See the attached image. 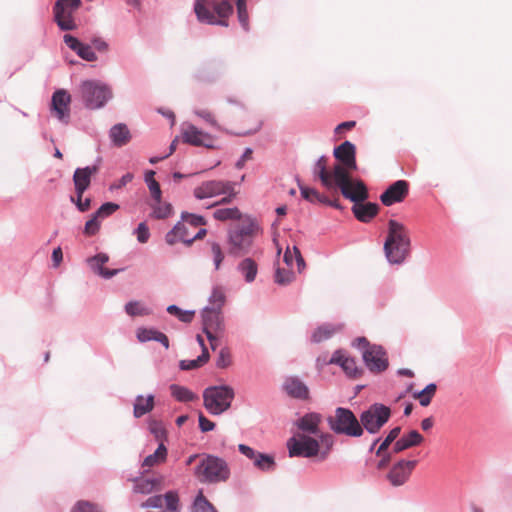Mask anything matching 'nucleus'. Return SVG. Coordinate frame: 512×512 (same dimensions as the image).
Listing matches in <instances>:
<instances>
[{
	"instance_id": "nucleus-18",
	"label": "nucleus",
	"mask_w": 512,
	"mask_h": 512,
	"mask_svg": "<svg viewBox=\"0 0 512 512\" xmlns=\"http://www.w3.org/2000/svg\"><path fill=\"white\" fill-rule=\"evenodd\" d=\"M71 102V96L65 90H57L52 95V110L59 121L64 124H68L70 119L69 104Z\"/></svg>"
},
{
	"instance_id": "nucleus-48",
	"label": "nucleus",
	"mask_w": 512,
	"mask_h": 512,
	"mask_svg": "<svg viewBox=\"0 0 512 512\" xmlns=\"http://www.w3.org/2000/svg\"><path fill=\"white\" fill-rule=\"evenodd\" d=\"M152 207V216L155 219H165L169 217L172 213V205L170 203L162 204L160 202H155Z\"/></svg>"
},
{
	"instance_id": "nucleus-51",
	"label": "nucleus",
	"mask_w": 512,
	"mask_h": 512,
	"mask_svg": "<svg viewBox=\"0 0 512 512\" xmlns=\"http://www.w3.org/2000/svg\"><path fill=\"white\" fill-rule=\"evenodd\" d=\"M181 222L186 224H189L192 227H199L206 225V220L203 216L188 213V212H182L181 214Z\"/></svg>"
},
{
	"instance_id": "nucleus-23",
	"label": "nucleus",
	"mask_w": 512,
	"mask_h": 512,
	"mask_svg": "<svg viewBox=\"0 0 512 512\" xmlns=\"http://www.w3.org/2000/svg\"><path fill=\"white\" fill-rule=\"evenodd\" d=\"M98 170L99 165L97 163L84 168H76L73 174V182L77 196H83V193L90 186L92 175L97 173Z\"/></svg>"
},
{
	"instance_id": "nucleus-19",
	"label": "nucleus",
	"mask_w": 512,
	"mask_h": 512,
	"mask_svg": "<svg viewBox=\"0 0 512 512\" xmlns=\"http://www.w3.org/2000/svg\"><path fill=\"white\" fill-rule=\"evenodd\" d=\"M203 332L222 333L225 330L222 311L204 307L201 311Z\"/></svg>"
},
{
	"instance_id": "nucleus-57",
	"label": "nucleus",
	"mask_w": 512,
	"mask_h": 512,
	"mask_svg": "<svg viewBox=\"0 0 512 512\" xmlns=\"http://www.w3.org/2000/svg\"><path fill=\"white\" fill-rule=\"evenodd\" d=\"M134 234L137 236V240L140 243H146L150 238V231L145 222L139 223L137 228L134 230Z\"/></svg>"
},
{
	"instance_id": "nucleus-28",
	"label": "nucleus",
	"mask_w": 512,
	"mask_h": 512,
	"mask_svg": "<svg viewBox=\"0 0 512 512\" xmlns=\"http://www.w3.org/2000/svg\"><path fill=\"white\" fill-rule=\"evenodd\" d=\"M236 270L243 277L244 281L250 284L257 277L258 264L254 259L245 257L237 264Z\"/></svg>"
},
{
	"instance_id": "nucleus-16",
	"label": "nucleus",
	"mask_w": 512,
	"mask_h": 512,
	"mask_svg": "<svg viewBox=\"0 0 512 512\" xmlns=\"http://www.w3.org/2000/svg\"><path fill=\"white\" fill-rule=\"evenodd\" d=\"M182 139L183 142L196 147L202 146L209 149L215 147L213 137L210 134L199 130L196 126L192 124H188L186 128H183Z\"/></svg>"
},
{
	"instance_id": "nucleus-43",
	"label": "nucleus",
	"mask_w": 512,
	"mask_h": 512,
	"mask_svg": "<svg viewBox=\"0 0 512 512\" xmlns=\"http://www.w3.org/2000/svg\"><path fill=\"white\" fill-rule=\"evenodd\" d=\"M241 212L237 207L217 209L213 213V217L219 221L239 220Z\"/></svg>"
},
{
	"instance_id": "nucleus-22",
	"label": "nucleus",
	"mask_w": 512,
	"mask_h": 512,
	"mask_svg": "<svg viewBox=\"0 0 512 512\" xmlns=\"http://www.w3.org/2000/svg\"><path fill=\"white\" fill-rule=\"evenodd\" d=\"M333 156L339 162V165H344L348 169H357L356 163V147L350 141H344L333 150Z\"/></svg>"
},
{
	"instance_id": "nucleus-40",
	"label": "nucleus",
	"mask_w": 512,
	"mask_h": 512,
	"mask_svg": "<svg viewBox=\"0 0 512 512\" xmlns=\"http://www.w3.org/2000/svg\"><path fill=\"white\" fill-rule=\"evenodd\" d=\"M437 390V385L435 383H429L425 386L421 391H417L414 393V398L419 399V403L421 406L426 407L431 403L433 396Z\"/></svg>"
},
{
	"instance_id": "nucleus-1",
	"label": "nucleus",
	"mask_w": 512,
	"mask_h": 512,
	"mask_svg": "<svg viewBox=\"0 0 512 512\" xmlns=\"http://www.w3.org/2000/svg\"><path fill=\"white\" fill-rule=\"evenodd\" d=\"M411 240L406 227L396 221H388V233L384 242V253L392 265L402 264L410 254Z\"/></svg>"
},
{
	"instance_id": "nucleus-26",
	"label": "nucleus",
	"mask_w": 512,
	"mask_h": 512,
	"mask_svg": "<svg viewBox=\"0 0 512 512\" xmlns=\"http://www.w3.org/2000/svg\"><path fill=\"white\" fill-rule=\"evenodd\" d=\"M165 240L169 245H173L178 241L183 242L187 246L193 243V239H191L187 226L181 221L177 222L165 235Z\"/></svg>"
},
{
	"instance_id": "nucleus-37",
	"label": "nucleus",
	"mask_w": 512,
	"mask_h": 512,
	"mask_svg": "<svg viewBox=\"0 0 512 512\" xmlns=\"http://www.w3.org/2000/svg\"><path fill=\"white\" fill-rule=\"evenodd\" d=\"M155 171L149 170L145 173V183L147 184L152 198L155 202H160L162 199V192L159 183L155 180Z\"/></svg>"
},
{
	"instance_id": "nucleus-36",
	"label": "nucleus",
	"mask_w": 512,
	"mask_h": 512,
	"mask_svg": "<svg viewBox=\"0 0 512 512\" xmlns=\"http://www.w3.org/2000/svg\"><path fill=\"white\" fill-rule=\"evenodd\" d=\"M210 358L208 349L202 350L201 354L193 360H181L179 362V367L181 370H193L203 366L208 362Z\"/></svg>"
},
{
	"instance_id": "nucleus-29",
	"label": "nucleus",
	"mask_w": 512,
	"mask_h": 512,
	"mask_svg": "<svg viewBox=\"0 0 512 512\" xmlns=\"http://www.w3.org/2000/svg\"><path fill=\"white\" fill-rule=\"evenodd\" d=\"M109 138L116 147H122L131 140V133L124 123L113 125L109 130Z\"/></svg>"
},
{
	"instance_id": "nucleus-56",
	"label": "nucleus",
	"mask_w": 512,
	"mask_h": 512,
	"mask_svg": "<svg viewBox=\"0 0 512 512\" xmlns=\"http://www.w3.org/2000/svg\"><path fill=\"white\" fill-rule=\"evenodd\" d=\"M230 364H231L230 352L227 348H222L219 351L215 365L217 368L223 369V368H227Z\"/></svg>"
},
{
	"instance_id": "nucleus-17",
	"label": "nucleus",
	"mask_w": 512,
	"mask_h": 512,
	"mask_svg": "<svg viewBox=\"0 0 512 512\" xmlns=\"http://www.w3.org/2000/svg\"><path fill=\"white\" fill-rule=\"evenodd\" d=\"M409 192V184L405 180H397L392 183L381 195L380 201L385 206H392L402 202Z\"/></svg>"
},
{
	"instance_id": "nucleus-21",
	"label": "nucleus",
	"mask_w": 512,
	"mask_h": 512,
	"mask_svg": "<svg viewBox=\"0 0 512 512\" xmlns=\"http://www.w3.org/2000/svg\"><path fill=\"white\" fill-rule=\"evenodd\" d=\"M87 264L90 269L98 276L103 279H111L114 276L118 275L124 269H107L104 268L103 265L109 261V256L106 253H98L92 257L87 258Z\"/></svg>"
},
{
	"instance_id": "nucleus-5",
	"label": "nucleus",
	"mask_w": 512,
	"mask_h": 512,
	"mask_svg": "<svg viewBox=\"0 0 512 512\" xmlns=\"http://www.w3.org/2000/svg\"><path fill=\"white\" fill-rule=\"evenodd\" d=\"M194 11L201 23L228 26L226 18L232 14L233 6L228 0L206 4L204 0H196Z\"/></svg>"
},
{
	"instance_id": "nucleus-3",
	"label": "nucleus",
	"mask_w": 512,
	"mask_h": 512,
	"mask_svg": "<svg viewBox=\"0 0 512 512\" xmlns=\"http://www.w3.org/2000/svg\"><path fill=\"white\" fill-rule=\"evenodd\" d=\"M258 229L257 222L252 218H247L244 223L230 229L227 235L229 254L233 257L249 254Z\"/></svg>"
},
{
	"instance_id": "nucleus-50",
	"label": "nucleus",
	"mask_w": 512,
	"mask_h": 512,
	"mask_svg": "<svg viewBox=\"0 0 512 512\" xmlns=\"http://www.w3.org/2000/svg\"><path fill=\"white\" fill-rule=\"evenodd\" d=\"M295 278L294 272L291 270L277 268L274 275V280L279 285H288Z\"/></svg>"
},
{
	"instance_id": "nucleus-10",
	"label": "nucleus",
	"mask_w": 512,
	"mask_h": 512,
	"mask_svg": "<svg viewBox=\"0 0 512 512\" xmlns=\"http://www.w3.org/2000/svg\"><path fill=\"white\" fill-rule=\"evenodd\" d=\"M391 416V410L382 403H374L368 409L362 411L359 417L363 432L366 430L369 434H376L388 422Z\"/></svg>"
},
{
	"instance_id": "nucleus-53",
	"label": "nucleus",
	"mask_w": 512,
	"mask_h": 512,
	"mask_svg": "<svg viewBox=\"0 0 512 512\" xmlns=\"http://www.w3.org/2000/svg\"><path fill=\"white\" fill-rule=\"evenodd\" d=\"M210 246H211V253H212V257H213L214 268H215V270H219L221 267V264L224 260V257H225L224 252H223L220 244L217 242H211Z\"/></svg>"
},
{
	"instance_id": "nucleus-45",
	"label": "nucleus",
	"mask_w": 512,
	"mask_h": 512,
	"mask_svg": "<svg viewBox=\"0 0 512 512\" xmlns=\"http://www.w3.org/2000/svg\"><path fill=\"white\" fill-rule=\"evenodd\" d=\"M166 311L178 318L183 323H190L193 320L195 311L194 310H183L175 304H171L166 308Z\"/></svg>"
},
{
	"instance_id": "nucleus-4",
	"label": "nucleus",
	"mask_w": 512,
	"mask_h": 512,
	"mask_svg": "<svg viewBox=\"0 0 512 512\" xmlns=\"http://www.w3.org/2000/svg\"><path fill=\"white\" fill-rule=\"evenodd\" d=\"M348 167L344 165H335L332 169L331 177L333 187H338L342 195L350 201L368 199L369 193L365 183L362 180H351Z\"/></svg>"
},
{
	"instance_id": "nucleus-24",
	"label": "nucleus",
	"mask_w": 512,
	"mask_h": 512,
	"mask_svg": "<svg viewBox=\"0 0 512 512\" xmlns=\"http://www.w3.org/2000/svg\"><path fill=\"white\" fill-rule=\"evenodd\" d=\"M367 199L352 201V212L355 218L362 223H369L379 212V205L373 202H366Z\"/></svg>"
},
{
	"instance_id": "nucleus-13",
	"label": "nucleus",
	"mask_w": 512,
	"mask_h": 512,
	"mask_svg": "<svg viewBox=\"0 0 512 512\" xmlns=\"http://www.w3.org/2000/svg\"><path fill=\"white\" fill-rule=\"evenodd\" d=\"M417 463V460L401 459L397 461L387 474V479L390 484L394 487L404 485L410 478Z\"/></svg>"
},
{
	"instance_id": "nucleus-38",
	"label": "nucleus",
	"mask_w": 512,
	"mask_h": 512,
	"mask_svg": "<svg viewBox=\"0 0 512 512\" xmlns=\"http://www.w3.org/2000/svg\"><path fill=\"white\" fill-rule=\"evenodd\" d=\"M124 310L131 317L147 316L152 313V310L150 308L141 304L137 300H132V301L127 302L125 304Z\"/></svg>"
},
{
	"instance_id": "nucleus-41",
	"label": "nucleus",
	"mask_w": 512,
	"mask_h": 512,
	"mask_svg": "<svg viewBox=\"0 0 512 512\" xmlns=\"http://www.w3.org/2000/svg\"><path fill=\"white\" fill-rule=\"evenodd\" d=\"M335 331V327L331 324L321 325L312 333L311 342L320 343L324 340H327L335 333Z\"/></svg>"
},
{
	"instance_id": "nucleus-46",
	"label": "nucleus",
	"mask_w": 512,
	"mask_h": 512,
	"mask_svg": "<svg viewBox=\"0 0 512 512\" xmlns=\"http://www.w3.org/2000/svg\"><path fill=\"white\" fill-rule=\"evenodd\" d=\"M400 432V426L392 428L376 450V455L381 456L394 441L396 442Z\"/></svg>"
},
{
	"instance_id": "nucleus-60",
	"label": "nucleus",
	"mask_w": 512,
	"mask_h": 512,
	"mask_svg": "<svg viewBox=\"0 0 512 512\" xmlns=\"http://www.w3.org/2000/svg\"><path fill=\"white\" fill-rule=\"evenodd\" d=\"M149 431L155 436L157 440L162 439L166 431L160 421L152 420L149 422Z\"/></svg>"
},
{
	"instance_id": "nucleus-8",
	"label": "nucleus",
	"mask_w": 512,
	"mask_h": 512,
	"mask_svg": "<svg viewBox=\"0 0 512 512\" xmlns=\"http://www.w3.org/2000/svg\"><path fill=\"white\" fill-rule=\"evenodd\" d=\"M352 345L361 351L363 362L370 372L381 373L388 368V356L381 345L371 344L365 337L356 338Z\"/></svg>"
},
{
	"instance_id": "nucleus-49",
	"label": "nucleus",
	"mask_w": 512,
	"mask_h": 512,
	"mask_svg": "<svg viewBox=\"0 0 512 512\" xmlns=\"http://www.w3.org/2000/svg\"><path fill=\"white\" fill-rule=\"evenodd\" d=\"M158 334H161L160 331L154 328H138L137 329V339L142 342H148V341H157Z\"/></svg>"
},
{
	"instance_id": "nucleus-55",
	"label": "nucleus",
	"mask_w": 512,
	"mask_h": 512,
	"mask_svg": "<svg viewBox=\"0 0 512 512\" xmlns=\"http://www.w3.org/2000/svg\"><path fill=\"white\" fill-rule=\"evenodd\" d=\"M298 187L301 193V196L310 203H316V199L318 197V191L314 188H310L304 186L299 179H297Z\"/></svg>"
},
{
	"instance_id": "nucleus-47",
	"label": "nucleus",
	"mask_w": 512,
	"mask_h": 512,
	"mask_svg": "<svg viewBox=\"0 0 512 512\" xmlns=\"http://www.w3.org/2000/svg\"><path fill=\"white\" fill-rule=\"evenodd\" d=\"M192 512H217L214 506L207 500V498L199 492L196 496L193 506Z\"/></svg>"
},
{
	"instance_id": "nucleus-52",
	"label": "nucleus",
	"mask_w": 512,
	"mask_h": 512,
	"mask_svg": "<svg viewBox=\"0 0 512 512\" xmlns=\"http://www.w3.org/2000/svg\"><path fill=\"white\" fill-rule=\"evenodd\" d=\"M347 376L357 378L362 374V370L357 366L355 359L348 357L345 359L344 365L341 367Z\"/></svg>"
},
{
	"instance_id": "nucleus-14",
	"label": "nucleus",
	"mask_w": 512,
	"mask_h": 512,
	"mask_svg": "<svg viewBox=\"0 0 512 512\" xmlns=\"http://www.w3.org/2000/svg\"><path fill=\"white\" fill-rule=\"evenodd\" d=\"M232 181L208 180L194 188L193 195L198 200L220 196L231 188Z\"/></svg>"
},
{
	"instance_id": "nucleus-6",
	"label": "nucleus",
	"mask_w": 512,
	"mask_h": 512,
	"mask_svg": "<svg viewBox=\"0 0 512 512\" xmlns=\"http://www.w3.org/2000/svg\"><path fill=\"white\" fill-rule=\"evenodd\" d=\"M329 428L337 435L359 438L363 427L354 412L345 407H337L335 413L327 418Z\"/></svg>"
},
{
	"instance_id": "nucleus-44",
	"label": "nucleus",
	"mask_w": 512,
	"mask_h": 512,
	"mask_svg": "<svg viewBox=\"0 0 512 512\" xmlns=\"http://www.w3.org/2000/svg\"><path fill=\"white\" fill-rule=\"evenodd\" d=\"M253 464L263 472L273 471L276 466L274 457L265 453H259Z\"/></svg>"
},
{
	"instance_id": "nucleus-64",
	"label": "nucleus",
	"mask_w": 512,
	"mask_h": 512,
	"mask_svg": "<svg viewBox=\"0 0 512 512\" xmlns=\"http://www.w3.org/2000/svg\"><path fill=\"white\" fill-rule=\"evenodd\" d=\"M238 450L241 454H243L244 456H246L248 459L252 460L253 462L255 461V459L257 458L258 454L260 452H257L255 451L253 448H251L250 446L248 445H245V444H240L238 446Z\"/></svg>"
},
{
	"instance_id": "nucleus-15",
	"label": "nucleus",
	"mask_w": 512,
	"mask_h": 512,
	"mask_svg": "<svg viewBox=\"0 0 512 512\" xmlns=\"http://www.w3.org/2000/svg\"><path fill=\"white\" fill-rule=\"evenodd\" d=\"M142 508H163L161 512H180L179 497L176 491H168L164 495H153L141 504Z\"/></svg>"
},
{
	"instance_id": "nucleus-62",
	"label": "nucleus",
	"mask_w": 512,
	"mask_h": 512,
	"mask_svg": "<svg viewBox=\"0 0 512 512\" xmlns=\"http://www.w3.org/2000/svg\"><path fill=\"white\" fill-rule=\"evenodd\" d=\"M238 21L245 31L249 30V17L247 8H237Z\"/></svg>"
},
{
	"instance_id": "nucleus-30",
	"label": "nucleus",
	"mask_w": 512,
	"mask_h": 512,
	"mask_svg": "<svg viewBox=\"0 0 512 512\" xmlns=\"http://www.w3.org/2000/svg\"><path fill=\"white\" fill-rule=\"evenodd\" d=\"M321 416L318 413H307L297 421V426L303 432L318 435Z\"/></svg>"
},
{
	"instance_id": "nucleus-35",
	"label": "nucleus",
	"mask_w": 512,
	"mask_h": 512,
	"mask_svg": "<svg viewBox=\"0 0 512 512\" xmlns=\"http://www.w3.org/2000/svg\"><path fill=\"white\" fill-rule=\"evenodd\" d=\"M167 458V448L164 443H160L158 448L155 450L153 454L148 455L144 458L142 462L143 467H152L159 463H162Z\"/></svg>"
},
{
	"instance_id": "nucleus-20",
	"label": "nucleus",
	"mask_w": 512,
	"mask_h": 512,
	"mask_svg": "<svg viewBox=\"0 0 512 512\" xmlns=\"http://www.w3.org/2000/svg\"><path fill=\"white\" fill-rule=\"evenodd\" d=\"M282 390L293 399L304 401L309 398V388L298 376L285 377Z\"/></svg>"
},
{
	"instance_id": "nucleus-39",
	"label": "nucleus",
	"mask_w": 512,
	"mask_h": 512,
	"mask_svg": "<svg viewBox=\"0 0 512 512\" xmlns=\"http://www.w3.org/2000/svg\"><path fill=\"white\" fill-rule=\"evenodd\" d=\"M209 305L206 306L210 309H216L222 311V308L226 301V296L223 289L219 286H215L209 296Z\"/></svg>"
},
{
	"instance_id": "nucleus-7",
	"label": "nucleus",
	"mask_w": 512,
	"mask_h": 512,
	"mask_svg": "<svg viewBox=\"0 0 512 512\" xmlns=\"http://www.w3.org/2000/svg\"><path fill=\"white\" fill-rule=\"evenodd\" d=\"M235 397L234 389L229 385L209 386L203 391V405L212 415H221L230 409Z\"/></svg>"
},
{
	"instance_id": "nucleus-61",
	"label": "nucleus",
	"mask_w": 512,
	"mask_h": 512,
	"mask_svg": "<svg viewBox=\"0 0 512 512\" xmlns=\"http://www.w3.org/2000/svg\"><path fill=\"white\" fill-rule=\"evenodd\" d=\"M71 512H101L95 505L87 501H79Z\"/></svg>"
},
{
	"instance_id": "nucleus-54",
	"label": "nucleus",
	"mask_w": 512,
	"mask_h": 512,
	"mask_svg": "<svg viewBox=\"0 0 512 512\" xmlns=\"http://www.w3.org/2000/svg\"><path fill=\"white\" fill-rule=\"evenodd\" d=\"M119 209V205L113 202L103 203L95 212L99 218H107Z\"/></svg>"
},
{
	"instance_id": "nucleus-59",
	"label": "nucleus",
	"mask_w": 512,
	"mask_h": 512,
	"mask_svg": "<svg viewBox=\"0 0 512 512\" xmlns=\"http://www.w3.org/2000/svg\"><path fill=\"white\" fill-rule=\"evenodd\" d=\"M194 113L202 118L204 121H206L209 125H211L213 128L215 129H220V126L218 124V122L216 121V119L214 118V116L212 115L211 112H209L208 110H205V109H197L194 111Z\"/></svg>"
},
{
	"instance_id": "nucleus-58",
	"label": "nucleus",
	"mask_w": 512,
	"mask_h": 512,
	"mask_svg": "<svg viewBox=\"0 0 512 512\" xmlns=\"http://www.w3.org/2000/svg\"><path fill=\"white\" fill-rule=\"evenodd\" d=\"M98 216L94 213L92 218L85 223L84 233L87 235H95L100 229V222Z\"/></svg>"
},
{
	"instance_id": "nucleus-42",
	"label": "nucleus",
	"mask_w": 512,
	"mask_h": 512,
	"mask_svg": "<svg viewBox=\"0 0 512 512\" xmlns=\"http://www.w3.org/2000/svg\"><path fill=\"white\" fill-rule=\"evenodd\" d=\"M319 438H320V440L318 442L320 445V450L318 453V459L320 461H323L328 457V455L334 445V437L329 433H324V434H321L319 436Z\"/></svg>"
},
{
	"instance_id": "nucleus-34",
	"label": "nucleus",
	"mask_w": 512,
	"mask_h": 512,
	"mask_svg": "<svg viewBox=\"0 0 512 512\" xmlns=\"http://www.w3.org/2000/svg\"><path fill=\"white\" fill-rule=\"evenodd\" d=\"M169 388L171 395L179 402H193L198 398L197 395L187 387L171 384Z\"/></svg>"
},
{
	"instance_id": "nucleus-25",
	"label": "nucleus",
	"mask_w": 512,
	"mask_h": 512,
	"mask_svg": "<svg viewBox=\"0 0 512 512\" xmlns=\"http://www.w3.org/2000/svg\"><path fill=\"white\" fill-rule=\"evenodd\" d=\"M64 43L73 50L80 58L85 61L93 62L97 60V55L92 47L78 40L75 36L65 34L63 37Z\"/></svg>"
},
{
	"instance_id": "nucleus-12",
	"label": "nucleus",
	"mask_w": 512,
	"mask_h": 512,
	"mask_svg": "<svg viewBox=\"0 0 512 512\" xmlns=\"http://www.w3.org/2000/svg\"><path fill=\"white\" fill-rule=\"evenodd\" d=\"M286 445L290 457L312 458L318 456L320 450L318 440L305 434L289 438Z\"/></svg>"
},
{
	"instance_id": "nucleus-9",
	"label": "nucleus",
	"mask_w": 512,
	"mask_h": 512,
	"mask_svg": "<svg viewBox=\"0 0 512 512\" xmlns=\"http://www.w3.org/2000/svg\"><path fill=\"white\" fill-rule=\"evenodd\" d=\"M84 106L90 110L104 107L113 94L109 85L99 80H86L80 85Z\"/></svg>"
},
{
	"instance_id": "nucleus-2",
	"label": "nucleus",
	"mask_w": 512,
	"mask_h": 512,
	"mask_svg": "<svg viewBox=\"0 0 512 512\" xmlns=\"http://www.w3.org/2000/svg\"><path fill=\"white\" fill-rule=\"evenodd\" d=\"M193 474L200 483L218 484L230 478L231 470L225 459L213 454H202Z\"/></svg>"
},
{
	"instance_id": "nucleus-32",
	"label": "nucleus",
	"mask_w": 512,
	"mask_h": 512,
	"mask_svg": "<svg viewBox=\"0 0 512 512\" xmlns=\"http://www.w3.org/2000/svg\"><path fill=\"white\" fill-rule=\"evenodd\" d=\"M154 407V395L149 394L146 398L138 395L135 399L133 414L136 418H140L149 413Z\"/></svg>"
},
{
	"instance_id": "nucleus-31",
	"label": "nucleus",
	"mask_w": 512,
	"mask_h": 512,
	"mask_svg": "<svg viewBox=\"0 0 512 512\" xmlns=\"http://www.w3.org/2000/svg\"><path fill=\"white\" fill-rule=\"evenodd\" d=\"M313 175L318 177L324 187L331 189L333 187V181L330 172L326 168V157L320 156L313 166Z\"/></svg>"
},
{
	"instance_id": "nucleus-63",
	"label": "nucleus",
	"mask_w": 512,
	"mask_h": 512,
	"mask_svg": "<svg viewBox=\"0 0 512 512\" xmlns=\"http://www.w3.org/2000/svg\"><path fill=\"white\" fill-rule=\"evenodd\" d=\"M199 428L202 432H209L215 428V423L206 418L202 413H199Z\"/></svg>"
},
{
	"instance_id": "nucleus-11",
	"label": "nucleus",
	"mask_w": 512,
	"mask_h": 512,
	"mask_svg": "<svg viewBox=\"0 0 512 512\" xmlns=\"http://www.w3.org/2000/svg\"><path fill=\"white\" fill-rule=\"evenodd\" d=\"M81 0H57L53 6L54 21L62 31H72L77 28L74 13L80 8Z\"/></svg>"
},
{
	"instance_id": "nucleus-27",
	"label": "nucleus",
	"mask_w": 512,
	"mask_h": 512,
	"mask_svg": "<svg viewBox=\"0 0 512 512\" xmlns=\"http://www.w3.org/2000/svg\"><path fill=\"white\" fill-rule=\"evenodd\" d=\"M423 436L417 430H411L409 433L400 437L393 445L392 451L400 453L411 447L420 445L423 442Z\"/></svg>"
},
{
	"instance_id": "nucleus-33",
	"label": "nucleus",
	"mask_w": 512,
	"mask_h": 512,
	"mask_svg": "<svg viewBox=\"0 0 512 512\" xmlns=\"http://www.w3.org/2000/svg\"><path fill=\"white\" fill-rule=\"evenodd\" d=\"M134 482V492L139 494H150L158 488L161 480L158 478H137Z\"/></svg>"
}]
</instances>
